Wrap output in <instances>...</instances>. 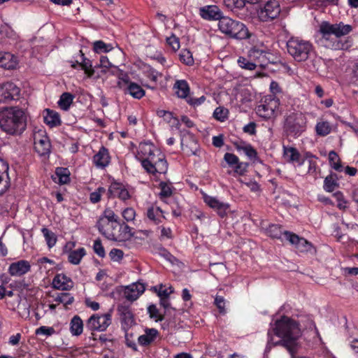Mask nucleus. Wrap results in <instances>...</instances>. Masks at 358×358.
Masks as SVG:
<instances>
[{
    "instance_id": "obj_31",
    "label": "nucleus",
    "mask_w": 358,
    "mask_h": 358,
    "mask_svg": "<svg viewBox=\"0 0 358 358\" xmlns=\"http://www.w3.org/2000/svg\"><path fill=\"white\" fill-rule=\"evenodd\" d=\"M157 149V148H155L152 143H141L139 145V152L136 157L138 160L139 158H147Z\"/></svg>"
},
{
    "instance_id": "obj_16",
    "label": "nucleus",
    "mask_w": 358,
    "mask_h": 358,
    "mask_svg": "<svg viewBox=\"0 0 358 358\" xmlns=\"http://www.w3.org/2000/svg\"><path fill=\"white\" fill-rule=\"evenodd\" d=\"M205 203L211 208L217 211V214L223 217L227 215L229 209V205L219 201L217 198L205 194L203 196Z\"/></svg>"
},
{
    "instance_id": "obj_46",
    "label": "nucleus",
    "mask_w": 358,
    "mask_h": 358,
    "mask_svg": "<svg viewBox=\"0 0 358 358\" xmlns=\"http://www.w3.org/2000/svg\"><path fill=\"white\" fill-rule=\"evenodd\" d=\"M99 219H103L110 222L119 221V217L110 208H106Z\"/></svg>"
},
{
    "instance_id": "obj_35",
    "label": "nucleus",
    "mask_w": 358,
    "mask_h": 358,
    "mask_svg": "<svg viewBox=\"0 0 358 358\" xmlns=\"http://www.w3.org/2000/svg\"><path fill=\"white\" fill-rule=\"evenodd\" d=\"M73 98V95H72L69 92L63 93L61 95L60 99L58 101V105L60 107V108L64 110H67L69 108L71 104L72 103Z\"/></svg>"
},
{
    "instance_id": "obj_12",
    "label": "nucleus",
    "mask_w": 358,
    "mask_h": 358,
    "mask_svg": "<svg viewBox=\"0 0 358 358\" xmlns=\"http://www.w3.org/2000/svg\"><path fill=\"white\" fill-rule=\"evenodd\" d=\"M34 149L40 156L48 155L50 153L51 144L44 131H38L34 135Z\"/></svg>"
},
{
    "instance_id": "obj_56",
    "label": "nucleus",
    "mask_w": 358,
    "mask_h": 358,
    "mask_svg": "<svg viewBox=\"0 0 358 358\" xmlns=\"http://www.w3.org/2000/svg\"><path fill=\"white\" fill-rule=\"evenodd\" d=\"M105 192L103 187H99L96 190L92 192L90 195V200L92 203H96L101 200V197L103 193Z\"/></svg>"
},
{
    "instance_id": "obj_47",
    "label": "nucleus",
    "mask_w": 358,
    "mask_h": 358,
    "mask_svg": "<svg viewBox=\"0 0 358 358\" xmlns=\"http://www.w3.org/2000/svg\"><path fill=\"white\" fill-rule=\"evenodd\" d=\"M55 301L58 303H62L64 306H68L71 305L73 302L74 298L69 293L63 292L59 294L55 299Z\"/></svg>"
},
{
    "instance_id": "obj_61",
    "label": "nucleus",
    "mask_w": 358,
    "mask_h": 358,
    "mask_svg": "<svg viewBox=\"0 0 358 358\" xmlns=\"http://www.w3.org/2000/svg\"><path fill=\"white\" fill-rule=\"evenodd\" d=\"M224 159L226 162L231 166H234L239 162L238 157L234 154L227 152Z\"/></svg>"
},
{
    "instance_id": "obj_63",
    "label": "nucleus",
    "mask_w": 358,
    "mask_h": 358,
    "mask_svg": "<svg viewBox=\"0 0 358 358\" xmlns=\"http://www.w3.org/2000/svg\"><path fill=\"white\" fill-rule=\"evenodd\" d=\"M243 152L250 159H255L257 157V151L250 144L244 145V151Z\"/></svg>"
},
{
    "instance_id": "obj_11",
    "label": "nucleus",
    "mask_w": 358,
    "mask_h": 358,
    "mask_svg": "<svg viewBox=\"0 0 358 358\" xmlns=\"http://www.w3.org/2000/svg\"><path fill=\"white\" fill-rule=\"evenodd\" d=\"M278 106L279 100L278 99H266L264 103L257 107L256 113L259 117L265 120L271 119L275 117Z\"/></svg>"
},
{
    "instance_id": "obj_59",
    "label": "nucleus",
    "mask_w": 358,
    "mask_h": 358,
    "mask_svg": "<svg viewBox=\"0 0 358 358\" xmlns=\"http://www.w3.org/2000/svg\"><path fill=\"white\" fill-rule=\"evenodd\" d=\"M93 249L94 252L99 256L100 257H105V250L101 244V242L99 239H97L94 241Z\"/></svg>"
},
{
    "instance_id": "obj_32",
    "label": "nucleus",
    "mask_w": 358,
    "mask_h": 358,
    "mask_svg": "<svg viewBox=\"0 0 358 358\" xmlns=\"http://www.w3.org/2000/svg\"><path fill=\"white\" fill-rule=\"evenodd\" d=\"M80 54L82 57V62L79 63V65L88 77H92L94 74V69L92 67V61L85 57L82 50H80Z\"/></svg>"
},
{
    "instance_id": "obj_60",
    "label": "nucleus",
    "mask_w": 358,
    "mask_h": 358,
    "mask_svg": "<svg viewBox=\"0 0 358 358\" xmlns=\"http://www.w3.org/2000/svg\"><path fill=\"white\" fill-rule=\"evenodd\" d=\"M160 305L164 308V315L166 316L169 315H171L172 311H175L174 308L171 307L170 302L169 301V298H161L160 299Z\"/></svg>"
},
{
    "instance_id": "obj_43",
    "label": "nucleus",
    "mask_w": 358,
    "mask_h": 358,
    "mask_svg": "<svg viewBox=\"0 0 358 358\" xmlns=\"http://www.w3.org/2000/svg\"><path fill=\"white\" fill-rule=\"evenodd\" d=\"M148 311L150 315V317L152 319H154L156 322L157 321H162L164 320L166 315L164 314H162L159 312V310L155 305H150L148 308Z\"/></svg>"
},
{
    "instance_id": "obj_29",
    "label": "nucleus",
    "mask_w": 358,
    "mask_h": 358,
    "mask_svg": "<svg viewBox=\"0 0 358 358\" xmlns=\"http://www.w3.org/2000/svg\"><path fill=\"white\" fill-rule=\"evenodd\" d=\"M70 331L73 336H78L83 331V322L78 315H75L70 322Z\"/></svg>"
},
{
    "instance_id": "obj_55",
    "label": "nucleus",
    "mask_w": 358,
    "mask_h": 358,
    "mask_svg": "<svg viewBox=\"0 0 358 358\" xmlns=\"http://www.w3.org/2000/svg\"><path fill=\"white\" fill-rule=\"evenodd\" d=\"M122 215L126 222H132L136 217V211L133 208H127L122 212Z\"/></svg>"
},
{
    "instance_id": "obj_40",
    "label": "nucleus",
    "mask_w": 358,
    "mask_h": 358,
    "mask_svg": "<svg viewBox=\"0 0 358 358\" xmlns=\"http://www.w3.org/2000/svg\"><path fill=\"white\" fill-rule=\"evenodd\" d=\"M113 48L111 44L106 43L103 41H96L93 44V50L96 53L108 52Z\"/></svg>"
},
{
    "instance_id": "obj_57",
    "label": "nucleus",
    "mask_w": 358,
    "mask_h": 358,
    "mask_svg": "<svg viewBox=\"0 0 358 358\" xmlns=\"http://www.w3.org/2000/svg\"><path fill=\"white\" fill-rule=\"evenodd\" d=\"M271 54L265 49L263 54L261 55L259 59L256 62L257 66L265 67L269 62V57Z\"/></svg>"
},
{
    "instance_id": "obj_5",
    "label": "nucleus",
    "mask_w": 358,
    "mask_h": 358,
    "mask_svg": "<svg viewBox=\"0 0 358 358\" xmlns=\"http://www.w3.org/2000/svg\"><path fill=\"white\" fill-rule=\"evenodd\" d=\"M307 119L301 112L292 113L284 121L283 131L287 136L297 138L306 129Z\"/></svg>"
},
{
    "instance_id": "obj_51",
    "label": "nucleus",
    "mask_w": 358,
    "mask_h": 358,
    "mask_svg": "<svg viewBox=\"0 0 358 358\" xmlns=\"http://www.w3.org/2000/svg\"><path fill=\"white\" fill-rule=\"evenodd\" d=\"M125 298L129 301H134L139 297V294L134 288L131 287V285L127 286L124 292Z\"/></svg>"
},
{
    "instance_id": "obj_58",
    "label": "nucleus",
    "mask_w": 358,
    "mask_h": 358,
    "mask_svg": "<svg viewBox=\"0 0 358 358\" xmlns=\"http://www.w3.org/2000/svg\"><path fill=\"white\" fill-rule=\"evenodd\" d=\"M167 44L172 48L173 51H176L180 48L179 38L174 34L166 38Z\"/></svg>"
},
{
    "instance_id": "obj_49",
    "label": "nucleus",
    "mask_w": 358,
    "mask_h": 358,
    "mask_svg": "<svg viewBox=\"0 0 358 358\" xmlns=\"http://www.w3.org/2000/svg\"><path fill=\"white\" fill-rule=\"evenodd\" d=\"M353 45V40L350 37H348L345 40H339L336 44H334L333 46L335 49H341V50H348Z\"/></svg>"
},
{
    "instance_id": "obj_17",
    "label": "nucleus",
    "mask_w": 358,
    "mask_h": 358,
    "mask_svg": "<svg viewBox=\"0 0 358 358\" xmlns=\"http://www.w3.org/2000/svg\"><path fill=\"white\" fill-rule=\"evenodd\" d=\"M199 13L202 18L208 20H218L222 18V13L220 9L214 5L206 6L199 9Z\"/></svg>"
},
{
    "instance_id": "obj_30",
    "label": "nucleus",
    "mask_w": 358,
    "mask_h": 358,
    "mask_svg": "<svg viewBox=\"0 0 358 358\" xmlns=\"http://www.w3.org/2000/svg\"><path fill=\"white\" fill-rule=\"evenodd\" d=\"M338 179V176L336 173H330L324 178L323 186L324 189L328 192H332L334 191L339 186V184L337 182Z\"/></svg>"
},
{
    "instance_id": "obj_36",
    "label": "nucleus",
    "mask_w": 358,
    "mask_h": 358,
    "mask_svg": "<svg viewBox=\"0 0 358 358\" xmlns=\"http://www.w3.org/2000/svg\"><path fill=\"white\" fill-rule=\"evenodd\" d=\"M8 170V164L2 159H0V195L3 194L7 189V183L3 180V175L7 173Z\"/></svg>"
},
{
    "instance_id": "obj_23",
    "label": "nucleus",
    "mask_w": 358,
    "mask_h": 358,
    "mask_svg": "<svg viewBox=\"0 0 358 358\" xmlns=\"http://www.w3.org/2000/svg\"><path fill=\"white\" fill-rule=\"evenodd\" d=\"M122 229V237H123V241L129 239L133 236L136 238L141 237V235L148 237L151 233L150 231L148 230H139L136 231L135 234L131 233V228L124 222L120 224L119 225V230Z\"/></svg>"
},
{
    "instance_id": "obj_39",
    "label": "nucleus",
    "mask_w": 358,
    "mask_h": 358,
    "mask_svg": "<svg viewBox=\"0 0 358 358\" xmlns=\"http://www.w3.org/2000/svg\"><path fill=\"white\" fill-rule=\"evenodd\" d=\"M55 174L58 177L60 184H66L70 181V171L67 168L57 167L55 170Z\"/></svg>"
},
{
    "instance_id": "obj_13",
    "label": "nucleus",
    "mask_w": 358,
    "mask_h": 358,
    "mask_svg": "<svg viewBox=\"0 0 358 358\" xmlns=\"http://www.w3.org/2000/svg\"><path fill=\"white\" fill-rule=\"evenodd\" d=\"M284 238L292 245H295V248L300 252H312V251H315V249L310 242L292 232L285 231Z\"/></svg>"
},
{
    "instance_id": "obj_42",
    "label": "nucleus",
    "mask_w": 358,
    "mask_h": 358,
    "mask_svg": "<svg viewBox=\"0 0 358 358\" xmlns=\"http://www.w3.org/2000/svg\"><path fill=\"white\" fill-rule=\"evenodd\" d=\"M41 231L45 237L48 246L51 248L57 242V236L52 231L47 228H43Z\"/></svg>"
},
{
    "instance_id": "obj_7",
    "label": "nucleus",
    "mask_w": 358,
    "mask_h": 358,
    "mask_svg": "<svg viewBox=\"0 0 358 358\" xmlns=\"http://www.w3.org/2000/svg\"><path fill=\"white\" fill-rule=\"evenodd\" d=\"M354 27L351 24H345L343 22L339 23L330 24L328 22H323L319 29L322 38L329 40L330 35H335L337 38L349 34L352 31Z\"/></svg>"
},
{
    "instance_id": "obj_64",
    "label": "nucleus",
    "mask_w": 358,
    "mask_h": 358,
    "mask_svg": "<svg viewBox=\"0 0 358 358\" xmlns=\"http://www.w3.org/2000/svg\"><path fill=\"white\" fill-rule=\"evenodd\" d=\"M215 304L219 309L220 313H225V301L222 296H217L215 299Z\"/></svg>"
},
{
    "instance_id": "obj_38",
    "label": "nucleus",
    "mask_w": 358,
    "mask_h": 358,
    "mask_svg": "<svg viewBox=\"0 0 358 358\" xmlns=\"http://www.w3.org/2000/svg\"><path fill=\"white\" fill-rule=\"evenodd\" d=\"M285 231H282L281 227L278 224H271L266 230V233L270 237L278 239L282 238V236L284 237Z\"/></svg>"
},
{
    "instance_id": "obj_14",
    "label": "nucleus",
    "mask_w": 358,
    "mask_h": 358,
    "mask_svg": "<svg viewBox=\"0 0 358 358\" xmlns=\"http://www.w3.org/2000/svg\"><path fill=\"white\" fill-rule=\"evenodd\" d=\"M20 93V88L13 83L0 84V103L17 99Z\"/></svg>"
},
{
    "instance_id": "obj_20",
    "label": "nucleus",
    "mask_w": 358,
    "mask_h": 358,
    "mask_svg": "<svg viewBox=\"0 0 358 358\" xmlns=\"http://www.w3.org/2000/svg\"><path fill=\"white\" fill-rule=\"evenodd\" d=\"M52 286L55 289L66 291L73 287V282L64 273H59L54 277Z\"/></svg>"
},
{
    "instance_id": "obj_52",
    "label": "nucleus",
    "mask_w": 358,
    "mask_h": 358,
    "mask_svg": "<svg viewBox=\"0 0 358 358\" xmlns=\"http://www.w3.org/2000/svg\"><path fill=\"white\" fill-rule=\"evenodd\" d=\"M224 3L227 8L232 10H234L235 8L241 9L244 7L243 0H224Z\"/></svg>"
},
{
    "instance_id": "obj_22",
    "label": "nucleus",
    "mask_w": 358,
    "mask_h": 358,
    "mask_svg": "<svg viewBox=\"0 0 358 358\" xmlns=\"http://www.w3.org/2000/svg\"><path fill=\"white\" fill-rule=\"evenodd\" d=\"M110 159L108 150L105 147H101L93 157V162L96 167L103 169L109 164Z\"/></svg>"
},
{
    "instance_id": "obj_2",
    "label": "nucleus",
    "mask_w": 358,
    "mask_h": 358,
    "mask_svg": "<svg viewBox=\"0 0 358 358\" xmlns=\"http://www.w3.org/2000/svg\"><path fill=\"white\" fill-rule=\"evenodd\" d=\"M273 331L275 335L282 338L275 345L282 344L289 351L293 350L296 341L301 334L299 324L287 316H282L280 320L275 322Z\"/></svg>"
},
{
    "instance_id": "obj_27",
    "label": "nucleus",
    "mask_w": 358,
    "mask_h": 358,
    "mask_svg": "<svg viewBox=\"0 0 358 358\" xmlns=\"http://www.w3.org/2000/svg\"><path fill=\"white\" fill-rule=\"evenodd\" d=\"M45 112L44 122L45 124L50 127H57L61 124L59 115L57 112L50 109H46Z\"/></svg>"
},
{
    "instance_id": "obj_62",
    "label": "nucleus",
    "mask_w": 358,
    "mask_h": 358,
    "mask_svg": "<svg viewBox=\"0 0 358 358\" xmlns=\"http://www.w3.org/2000/svg\"><path fill=\"white\" fill-rule=\"evenodd\" d=\"M123 252L120 249L113 248L109 252L110 259L113 261L118 262L123 257Z\"/></svg>"
},
{
    "instance_id": "obj_1",
    "label": "nucleus",
    "mask_w": 358,
    "mask_h": 358,
    "mask_svg": "<svg viewBox=\"0 0 358 358\" xmlns=\"http://www.w3.org/2000/svg\"><path fill=\"white\" fill-rule=\"evenodd\" d=\"M27 115L19 106H6L0 109V129L10 136H20L27 129Z\"/></svg>"
},
{
    "instance_id": "obj_48",
    "label": "nucleus",
    "mask_w": 358,
    "mask_h": 358,
    "mask_svg": "<svg viewBox=\"0 0 358 358\" xmlns=\"http://www.w3.org/2000/svg\"><path fill=\"white\" fill-rule=\"evenodd\" d=\"M162 213V211L160 209V208L150 207L148 209L147 216L150 220H152L155 223H158L160 222L159 216Z\"/></svg>"
},
{
    "instance_id": "obj_41",
    "label": "nucleus",
    "mask_w": 358,
    "mask_h": 358,
    "mask_svg": "<svg viewBox=\"0 0 358 358\" xmlns=\"http://www.w3.org/2000/svg\"><path fill=\"white\" fill-rule=\"evenodd\" d=\"M159 188L161 189L159 193L161 199L171 196L173 194V189H174L171 183H167L166 182H161L159 183Z\"/></svg>"
},
{
    "instance_id": "obj_19",
    "label": "nucleus",
    "mask_w": 358,
    "mask_h": 358,
    "mask_svg": "<svg viewBox=\"0 0 358 358\" xmlns=\"http://www.w3.org/2000/svg\"><path fill=\"white\" fill-rule=\"evenodd\" d=\"M283 157L287 162L301 166L305 160L302 159L299 152L293 147H283Z\"/></svg>"
},
{
    "instance_id": "obj_50",
    "label": "nucleus",
    "mask_w": 358,
    "mask_h": 358,
    "mask_svg": "<svg viewBox=\"0 0 358 358\" xmlns=\"http://www.w3.org/2000/svg\"><path fill=\"white\" fill-rule=\"evenodd\" d=\"M265 49H261L257 46H254L248 51V57L250 60L253 61L255 63L259 59V57Z\"/></svg>"
},
{
    "instance_id": "obj_25",
    "label": "nucleus",
    "mask_w": 358,
    "mask_h": 358,
    "mask_svg": "<svg viewBox=\"0 0 358 358\" xmlns=\"http://www.w3.org/2000/svg\"><path fill=\"white\" fill-rule=\"evenodd\" d=\"M124 93L131 95L133 98L140 99L145 96V90L137 83H129V85L124 87Z\"/></svg>"
},
{
    "instance_id": "obj_6",
    "label": "nucleus",
    "mask_w": 358,
    "mask_h": 358,
    "mask_svg": "<svg viewBox=\"0 0 358 358\" xmlns=\"http://www.w3.org/2000/svg\"><path fill=\"white\" fill-rule=\"evenodd\" d=\"M143 168L150 174H164L168 170L165 155L157 149L147 158H139Z\"/></svg>"
},
{
    "instance_id": "obj_44",
    "label": "nucleus",
    "mask_w": 358,
    "mask_h": 358,
    "mask_svg": "<svg viewBox=\"0 0 358 358\" xmlns=\"http://www.w3.org/2000/svg\"><path fill=\"white\" fill-rule=\"evenodd\" d=\"M180 60L186 65L191 66L194 64L192 52L187 49H183L179 54Z\"/></svg>"
},
{
    "instance_id": "obj_34",
    "label": "nucleus",
    "mask_w": 358,
    "mask_h": 358,
    "mask_svg": "<svg viewBox=\"0 0 358 358\" xmlns=\"http://www.w3.org/2000/svg\"><path fill=\"white\" fill-rule=\"evenodd\" d=\"M329 160L331 166L338 172H342L343 171L344 167L341 164V159L338 155V154L331 150L329 153Z\"/></svg>"
},
{
    "instance_id": "obj_9",
    "label": "nucleus",
    "mask_w": 358,
    "mask_h": 358,
    "mask_svg": "<svg viewBox=\"0 0 358 358\" xmlns=\"http://www.w3.org/2000/svg\"><path fill=\"white\" fill-rule=\"evenodd\" d=\"M111 313L93 314L86 322V327L92 331H103L111 324Z\"/></svg>"
},
{
    "instance_id": "obj_15",
    "label": "nucleus",
    "mask_w": 358,
    "mask_h": 358,
    "mask_svg": "<svg viewBox=\"0 0 358 358\" xmlns=\"http://www.w3.org/2000/svg\"><path fill=\"white\" fill-rule=\"evenodd\" d=\"M117 313L120 318L122 329L127 331L135 324L134 317L131 311L130 306L125 303L117 306Z\"/></svg>"
},
{
    "instance_id": "obj_4",
    "label": "nucleus",
    "mask_w": 358,
    "mask_h": 358,
    "mask_svg": "<svg viewBox=\"0 0 358 358\" xmlns=\"http://www.w3.org/2000/svg\"><path fill=\"white\" fill-rule=\"evenodd\" d=\"M218 27L222 34L231 38L243 40L250 37L248 29L243 22L229 17L223 16L220 18Z\"/></svg>"
},
{
    "instance_id": "obj_33",
    "label": "nucleus",
    "mask_w": 358,
    "mask_h": 358,
    "mask_svg": "<svg viewBox=\"0 0 358 358\" xmlns=\"http://www.w3.org/2000/svg\"><path fill=\"white\" fill-rule=\"evenodd\" d=\"M85 255V250L83 248L72 250L69 252L68 256L69 262L73 264H78L82 258Z\"/></svg>"
},
{
    "instance_id": "obj_28",
    "label": "nucleus",
    "mask_w": 358,
    "mask_h": 358,
    "mask_svg": "<svg viewBox=\"0 0 358 358\" xmlns=\"http://www.w3.org/2000/svg\"><path fill=\"white\" fill-rule=\"evenodd\" d=\"M173 89L177 96L182 99L187 98L189 92V85L184 80H177L174 84Z\"/></svg>"
},
{
    "instance_id": "obj_21",
    "label": "nucleus",
    "mask_w": 358,
    "mask_h": 358,
    "mask_svg": "<svg viewBox=\"0 0 358 358\" xmlns=\"http://www.w3.org/2000/svg\"><path fill=\"white\" fill-rule=\"evenodd\" d=\"M108 192L112 196H117L122 201H126L131 197L128 189L119 182L112 183Z\"/></svg>"
},
{
    "instance_id": "obj_8",
    "label": "nucleus",
    "mask_w": 358,
    "mask_h": 358,
    "mask_svg": "<svg viewBox=\"0 0 358 358\" xmlns=\"http://www.w3.org/2000/svg\"><path fill=\"white\" fill-rule=\"evenodd\" d=\"M120 225L119 221L110 222L103 219H98L96 227L100 234L105 236L107 239L114 241H122L123 237L117 227Z\"/></svg>"
},
{
    "instance_id": "obj_10",
    "label": "nucleus",
    "mask_w": 358,
    "mask_h": 358,
    "mask_svg": "<svg viewBox=\"0 0 358 358\" xmlns=\"http://www.w3.org/2000/svg\"><path fill=\"white\" fill-rule=\"evenodd\" d=\"M280 11L278 1L270 0L258 11V17L262 22H271L279 16Z\"/></svg>"
},
{
    "instance_id": "obj_45",
    "label": "nucleus",
    "mask_w": 358,
    "mask_h": 358,
    "mask_svg": "<svg viewBox=\"0 0 358 358\" xmlns=\"http://www.w3.org/2000/svg\"><path fill=\"white\" fill-rule=\"evenodd\" d=\"M238 64L240 67L247 70H254L257 67V64L253 61L250 60L249 57L248 59L243 57H240L238 59Z\"/></svg>"
},
{
    "instance_id": "obj_24",
    "label": "nucleus",
    "mask_w": 358,
    "mask_h": 358,
    "mask_svg": "<svg viewBox=\"0 0 358 358\" xmlns=\"http://www.w3.org/2000/svg\"><path fill=\"white\" fill-rule=\"evenodd\" d=\"M159 332L156 329H146L145 334L138 338V343L142 346H148L157 338Z\"/></svg>"
},
{
    "instance_id": "obj_18",
    "label": "nucleus",
    "mask_w": 358,
    "mask_h": 358,
    "mask_svg": "<svg viewBox=\"0 0 358 358\" xmlns=\"http://www.w3.org/2000/svg\"><path fill=\"white\" fill-rule=\"evenodd\" d=\"M31 269V265L27 260H20L12 263L9 268L8 272L13 276H21L28 273Z\"/></svg>"
},
{
    "instance_id": "obj_37",
    "label": "nucleus",
    "mask_w": 358,
    "mask_h": 358,
    "mask_svg": "<svg viewBox=\"0 0 358 358\" xmlns=\"http://www.w3.org/2000/svg\"><path fill=\"white\" fill-rule=\"evenodd\" d=\"M315 131L318 136H326L330 134L331 127L329 122L321 121L317 123L315 126Z\"/></svg>"
},
{
    "instance_id": "obj_3",
    "label": "nucleus",
    "mask_w": 358,
    "mask_h": 358,
    "mask_svg": "<svg viewBox=\"0 0 358 358\" xmlns=\"http://www.w3.org/2000/svg\"><path fill=\"white\" fill-rule=\"evenodd\" d=\"M289 55L298 62H306L315 55L313 45L299 37H291L286 44Z\"/></svg>"
},
{
    "instance_id": "obj_54",
    "label": "nucleus",
    "mask_w": 358,
    "mask_h": 358,
    "mask_svg": "<svg viewBox=\"0 0 358 358\" xmlns=\"http://www.w3.org/2000/svg\"><path fill=\"white\" fill-rule=\"evenodd\" d=\"M55 329L52 327L41 326L36 329V335H45L50 336L55 334Z\"/></svg>"
},
{
    "instance_id": "obj_26",
    "label": "nucleus",
    "mask_w": 358,
    "mask_h": 358,
    "mask_svg": "<svg viewBox=\"0 0 358 358\" xmlns=\"http://www.w3.org/2000/svg\"><path fill=\"white\" fill-rule=\"evenodd\" d=\"M17 66L15 56L9 52L0 54V67L5 69H13Z\"/></svg>"
},
{
    "instance_id": "obj_53",
    "label": "nucleus",
    "mask_w": 358,
    "mask_h": 358,
    "mask_svg": "<svg viewBox=\"0 0 358 358\" xmlns=\"http://www.w3.org/2000/svg\"><path fill=\"white\" fill-rule=\"evenodd\" d=\"M227 114L228 110L222 107H217L214 110L213 117L216 120L223 122L227 117Z\"/></svg>"
}]
</instances>
